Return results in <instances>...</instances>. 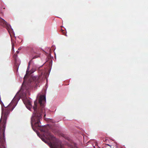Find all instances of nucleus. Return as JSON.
<instances>
[{"instance_id": "obj_1", "label": "nucleus", "mask_w": 148, "mask_h": 148, "mask_svg": "<svg viewBox=\"0 0 148 148\" xmlns=\"http://www.w3.org/2000/svg\"><path fill=\"white\" fill-rule=\"evenodd\" d=\"M46 97L45 95H41L38 99V102L36 100L34 102V106L33 107L34 112L31 118V124L33 130L35 131V127L38 128L41 127L40 120L42 119V116L45 114V104L46 102Z\"/></svg>"}, {"instance_id": "obj_2", "label": "nucleus", "mask_w": 148, "mask_h": 148, "mask_svg": "<svg viewBox=\"0 0 148 148\" xmlns=\"http://www.w3.org/2000/svg\"><path fill=\"white\" fill-rule=\"evenodd\" d=\"M16 97H15L11 102L6 107L4 106L2 107V116L0 122L2 121V127L3 128L2 130L3 132V137H0V148H5V146L3 145L4 142V132L5 128V125L7 117L9 114L10 112L12 111L15 108L16 105L17 101L18 99H16L15 101H14L16 100Z\"/></svg>"}, {"instance_id": "obj_3", "label": "nucleus", "mask_w": 148, "mask_h": 148, "mask_svg": "<svg viewBox=\"0 0 148 148\" xmlns=\"http://www.w3.org/2000/svg\"><path fill=\"white\" fill-rule=\"evenodd\" d=\"M41 131L45 133L47 138L49 140L48 142V140H42L46 143H47L48 145L51 148H64L61 142L58 139L56 138L45 127H43Z\"/></svg>"}, {"instance_id": "obj_4", "label": "nucleus", "mask_w": 148, "mask_h": 148, "mask_svg": "<svg viewBox=\"0 0 148 148\" xmlns=\"http://www.w3.org/2000/svg\"><path fill=\"white\" fill-rule=\"evenodd\" d=\"M40 76H32L29 79V81L31 83L34 82L36 84H37L38 83L40 82Z\"/></svg>"}, {"instance_id": "obj_5", "label": "nucleus", "mask_w": 148, "mask_h": 148, "mask_svg": "<svg viewBox=\"0 0 148 148\" xmlns=\"http://www.w3.org/2000/svg\"><path fill=\"white\" fill-rule=\"evenodd\" d=\"M24 103L26 105V107L29 110H30L31 108H32V105L31 102L29 100H23Z\"/></svg>"}, {"instance_id": "obj_6", "label": "nucleus", "mask_w": 148, "mask_h": 148, "mask_svg": "<svg viewBox=\"0 0 148 148\" xmlns=\"http://www.w3.org/2000/svg\"><path fill=\"white\" fill-rule=\"evenodd\" d=\"M40 54L39 53H36V55L35 56H33V57L32 59H35L39 57L40 56Z\"/></svg>"}, {"instance_id": "obj_7", "label": "nucleus", "mask_w": 148, "mask_h": 148, "mask_svg": "<svg viewBox=\"0 0 148 148\" xmlns=\"http://www.w3.org/2000/svg\"><path fill=\"white\" fill-rule=\"evenodd\" d=\"M0 21L1 22L3 25H6L7 23L3 19H1L0 20Z\"/></svg>"}, {"instance_id": "obj_8", "label": "nucleus", "mask_w": 148, "mask_h": 148, "mask_svg": "<svg viewBox=\"0 0 148 148\" xmlns=\"http://www.w3.org/2000/svg\"><path fill=\"white\" fill-rule=\"evenodd\" d=\"M61 32L63 33V34L64 35H65V36H66V33H65V31H64V30H63L62 29H61Z\"/></svg>"}, {"instance_id": "obj_9", "label": "nucleus", "mask_w": 148, "mask_h": 148, "mask_svg": "<svg viewBox=\"0 0 148 148\" xmlns=\"http://www.w3.org/2000/svg\"><path fill=\"white\" fill-rule=\"evenodd\" d=\"M12 50H14V43L12 42Z\"/></svg>"}, {"instance_id": "obj_10", "label": "nucleus", "mask_w": 148, "mask_h": 148, "mask_svg": "<svg viewBox=\"0 0 148 148\" xmlns=\"http://www.w3.org/2000/svg\"><path fill=\"white\" fill-rule=\"evenodd\" d=\"M29 66V65H28V66L27 67V71L26 72V74H27L28 73Z\"/></svg>"}, {"instance_id": "obj_11", "label": "nucleus", "mask_w": 148, "mask_h": 148, "mask_svg": "<svg viewBox=\"0 0 148 148\" xmlns=\"http://www.w3.org/2000/svg\"><path fill=\"white\" fill-rule=\"evenodd\" d=\"M26 75H25V76H24V82L25 81V79H26Z\"/></svg>"}, {"instance_id": "obj_12", "label": "nucleus", "mask_w": 148, "mask_h": 148, "mask_svg": "<svg viewBox=\"0 0 148 148\" xmlns=\"http://www.w3.org/2000/svg\"><path fill=\"white\" fill-rule=\"evenodd\" d=\"M73 148H77V147L76 146V145H75L74 147Z\"/></svg>"}, {"instance_id": "obj_13", "label": "nucleus", "mask_w": 148, "mask_h": 148, "mask_svg": "<svg viewBox=\"0 0 148 148\" xmlns=\"http://www.w3.org/2000/svg\"><path fill=\"white\" fill-rule=\"evenodd\" d=\"M16 53H19V51H16Z\"/></svg>"}, {"instance_id": "obj_14", "label": "nucleus", "mask_w": 148, "mask_h": 148, "mask_svg": "<svg viewBox=\"0 0 148 148\" xmlns=\"http://www.w3.org/2000/svg\"><path fill=\"white\" fill-rule=\"evenodd\" d=\"M49 56H50L51 55V53H49Z\"/></svg>"}, {"instance_id": "obj_15", "label": "nucleus", "mask_w": 148, "mask_h": 148, "mask_svg": "<svg viewBox=\"0 0 148 148\" xmlns=\"http://www.w3.org/2000/svg\"><path fill=\"white\" fill-rule=\"evenodd\" d=\"M94 148H95V147H94Z\"/></svg>"}]
</instances>
